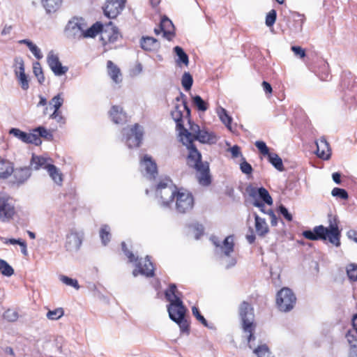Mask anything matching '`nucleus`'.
I'll return each instance as SVG.
<instances>
[{
  "instance_id": "69168bd1",
  "label": "nucleus",
  "mask_w": 357,
  "mask_h": 357,
  "mask_svg": "<svg viewBox=\"0 0 357 357\" xmlns=\"http://www.w3.org/2000/svg\"><path fill=\"white\" fill-rule=\"evenodd\" d=\"M30 51L34 55V56L37 59H41L43 58V54L41 53L40 50L35 45L32 48H31Z\"/></svg>"
},
{
  "instance_id": "4be33fe9",
  "label": "nucleus",
  "mask_w": 357,
  "mask_h": 357,
  "mask_svg": "<svg viewBox=\"0 0 357 357\" xmlns=\"http://www.w3.org/2000/svg\"><path fill=\"white\" fill-rule=\"evenodd\" d=\"M13 163L0 156V179L5 180L11 176Z\"/></svg>"
},
{
  "instance_id": "ea45409f",
  "label": "nucleus",
  "mask_w": 357,
  "mask_h": 357,
  "mask_svg": "<svg viewBox=\"0 0 357 357\" xmlns=\"http://www.w3.org/2000/svg\"><path fill=\"white\" fill-rule=\"evenodd\" d=\"M63 103V98L61 93L55 96L49 102L50 106L52 107L54 109V114L56 115L57 110L60 109Z\"/></svg>"
},
{
  "instance_id": "0eeeda50",
  "label": "nucleus",
  "mask_w": 357,
  "mask_h": 357,
  "mask_svg": "<svg viewBox=\"0 0 357 357\" xmlns=\"http://www.w3.org/2000/svg\"><path fill=\"white\" fill-rule=\"evenodd\" d=\"M296 301V298L294 294L287 287L282 288L277 294L276 303L282 312H289L292 310Z\"/></svg>"
},
{
  "instance_id": "cd10ccee",
  "label": "nucleus",
  "mask_w": 357,
  "mask_h": 357,
  "mask_svg": "<svg viewBox=\"0 0 357 357\" xmlns=\"http://www.w3.org/2000/svg\"><path fill=\"white\" fill-rule=\"evenodd\" d=\"M47 167V172L54 182L59 185H61L63 182V174L59 169L54 165H48Z\"/></svg>"
},
{
  "instance_id": "a211bd4d",
  "label": "nucleus",
  "mask_w": 357,
  "mask_h": 357,
  "mask_svg": "<svg viewBox=\"0 0 357 357\" xmlns=\"http://www.w3.org/2000/svg\"><path fill=\"white\" fill-rule=\"evenodd\" d=\"M82 243V236L77 232H70L66 236L65 247L67 250L77 251Z\"/></svg>"
},
{
  "instance_id": "4468645a",
  "label": "nucleus",
  "mask_w": 357,
  "mask_h": 357,
  "mask_svg": "<svg viewBox=\"0 0 357 357\" xmlns=\"http://www.w3.org/2000/svg\"><path fill=\"white\" fill-rule=\"evenodd\" d=\"M126 0H107L104 13L109 18H115L123 10Z\"/></svg>"
},
{
  "instance_id": "473e14b6",
  "label": "nucleus",
  "mask_w": 357,
  "mask_h": 357,
  "mask_svg": "<svg viewBox=\"0 0 357 357\" xmlns=\"http://www.w3.org/2000/svg\"><path fill=\"white\" fill-rule=\"evenodd\" d=\"M62 0H42L43 5L47 13L56 12L61 6Z\"/></svg>"
},
{
  "instance_id": "c756f323",
  "label": "nucleus",
  "mask_w": 357,
  "mask_h": 357,
  "mask_svg": "<svg viewBox=\"0 0 357 357\" xmlns=\"http://www.w3.org/2000/svg\"><path fill=\"white\" fill-rule=\"evenodd\" d=\"M166 299L169 303H173L176 299H181L180 296L181 294L177 290L175 284H171L169 288L165 292Z\"/></svg>"
},
{
  "instance_id": "603ef678",
  "label": "nucleus",
  "mask_w": 357,
  "mask_h": 357,
  "mask_svg": "<svg viewBox=\"0 0 357 357\" xmlns=\"http://www.w3.org/2000/svg\"><path fill=\"white\" fill-rule=\"evenodd\" d=\"M60 280L62 282L66 284V285L73 287L75 288L76 289H78L79 288V285L78 284V282L77 280L72 279L70 278H68V276L61 275L60 278Z\"/></svg>"
},
{
  "instance_id": "e433bc0d",
  "label": "nucleus",
  "mask_w": 357,
  "mask_h": 357,
  "mask_svg": "<svg viewBox=\"0 0 357 357\" xmlns=\"http://www.w3.org/2000/svg\"><path fill=\"white\" fill-rule=\"evenodd\" d=\"M218 115L221 120V121L226 126V127L231 130V123L232 119L231 117L227 114V112L225 109L220 107L218 109Z\"/></svg>"
},
{
  "instance_id": "dca6fc26",
  "label": "nucleus",
  "mask_w": 357,
  "mask_h": 357,
  "mask_svg": "<svg viewBox=\"0 0 357 357\" xmlns=\"http://www.w3.org/2000/svg\"><path fill=\"white\" fill-rule=\"evenodd\" d=\"M9 132L25 143L33 144L38 146L42 142L39 137L35 133H26L18 128H12Z\"/></svg>"
},
{
  "instance_id": "6e6d98bb",
  "label": "nucleus",
  "mask_w": 357,
  "mask_h": 357,
  "mask_svg": "<svg viewBox=\"0 0 357 357\" xmlns=\"http://www.w3.org/2000/svg\"><path fill=\"white\" fill-rule=\"evenodd\" d=\"M192 314L196 317V319L200 321L204 326L208 327V322L206 319L202 316L199 310V309L193 306L192 308Z\"/></svg>"
},
{
  "instance_id": "c85d7f7f",
  "label": "nucleus",
  "mask_w": 357,
  "mask_h": 357,
  "mask_svg": "<svg viewBox=\"0 0 357 357\" xmlns=\"http://www.w3.org/2000/svg\"><path fill=\"white\" fill-rule=\"evenodd\" d=\"M107 66L108 68V73L112 79L116 83L121 82L120 69L112 61H108Z\"/></svg>"
},
{
  "instance_id": "052dcab7",
  "label": "nucleus",
  "mask_w": 357,
  "mask_h": 357,
  "mask_svg": "<svg viewBox=\"0 0 357 357\" xmlns=\"http://www.w3.org/2000/svg\"><path fill=\"white\" fill-rule=\"evenodd\" d=\"M278 210L281 215H283V217L287 220V221H291L293 218L291 213H289L287 208L283 206L280 205L278 208Z\"/></svg>"
},
{
  "instance_id": "2f4dec72",
  "label": "nucleus",
  "mask_w": 357,
  "mask_h": 357,
  "mask_svg": "<svg viewBox=\"0 0 357 357\" xmlns=\"http://www.w3.org/2000/svg\"><path fill=\"white\" fill-rule=\"evenodd\" d=\"M174 52L178 56V59L176 60L177 65L181 66V64L183 63L185 66H188L189 63V58L188 54L183 50V48L179 46H176L174 48Z\"/></svg>"
},
{
  "instance_id": "c9c22d12",
  "label": "nucleus",
  "mask_w": 357,
  "mask_h": 357,
  "mask_svg": "<svg viewBox=\"0 0 357 357\" xmlns=\"http://www.w3.org/2000/svg\"><path fill=\"white\" fill-rule=\"evenodd\" d=\"M234 239L232 236H229L225 238L223 241V245H220L222 252L225 255L229 256L230 254L234 251Z\"/></svg>"
},
{
  "instance_id": "58836bf2",
  "label": "nucleus",
  "mask_w": 357,
  "mask_h": 357,
  "mask_svg": "<svg viewBox=\"0 0 357 357\" xmlns=\"http://www.w3.org/2000/svg\"><path fill=\"white\" fill-rule=\"evenodd\" d=\"M109 227L107 225H102L100 230V237L104 245H106L111 238Z\"/></svg>"
},
{
  "instance_id": "5701e85b",
  "label": "nucleus",
  "mask_w": 357,
  "mask_h": 357,
  "mask_svg": "<svg viewBox=\"0 0 357 357\" xmlns=\"http://www.w3.org/2000/svg\"><path fill=\"white\" fill-rule=\"evenodd\" d=\"M250 195L253 197L258 196L264 203L267 204L268 205L273 204V199L269 192L266 188L263 187L259 188H252L250 192Z\"/></svg>"
},
{
  "instance_id": "ddd939ff",
  "label": "nucleus",
  "mask_w": 357,
  "mask_h": 357,
  "mask_svg": "<svg viewBox=\"0 0 357 357\" xmlns=\"http://www.w3.org/2000/svg\"><path fill=\"white\" fill-rule=\"evenodd\" d=\"M142 172L149 179H153L158 175L157 165L152 158L145 155L140 161Z\"/></svg>"
},
{
  "instance_id": "9d476101",
  "label": "nucleus",
  "mask_w": 357,
  "mask_h": 357,
  "mask_svg": "<svg viewBox=\"0 0 357 357\" xmlns=\"http://www.w3.org/2000/svg\"><path fill=\"white\" fill-rule=\"evenodd\" d=\"M15 213V208L12 199L6 196H0V221L9 222Z\"/></svg>"
},
{
  "instance_id": "6e6552de",
  "label": "nucleus",
  "mask_w": 357,
  "mask_h": 357,
  "mask_svg": "<svg viewBox=\"0 0 357 357\" xmlns=\"http://www.w3.org/2000/svg\"><path fill=\"white\" fill-rule=\"evenodd\" d=\"M123 135L126 136V143L128 148L139 146L143 137V129L137 123L132 128L123 130Z\"/></svg>"
},
{
  "instance_id": "7ed1b4c3",
  "label": "nucleus",
  "mask_w": 357,
  "mask_h": 357,
  "mask_svg": "<svg viewBox=\"0 0 357 357\" xmlns=\"http://www.w3.org/2000/svg\"><path fill=\"white\" fill-rule=\"evenodd\" d=\"M303 236L311 241L322 240L328 241L336 247L340 245L341 231L339 229L336 220L330 221L329 226L326 227L323 225L316 226L313 231L305 230L303 232Z\"/></svg>"
},
{
  "instance_id": "6ab92c4d",
  "label": "nucleus",
  "mask_w": 357,
  "mask_h": 357,
  "mask_svg": "<svg viewBox=\"0 0 357 357\" xmlns=\"http://www.w3.org/2000/svg\"><path fill=\"white\" fill-rule=\"evenodd\" d=\"M316 154L323 160H328L331 155L329 144L324 137H321L316 142Z\"/></svg>"
},
{
  "instance_id": "8fccbe9b",
  "label": "nucleus",
  "mask_w": 357,
  "mask_h": 357,
  "mask_svg": "<svg viewBox=\"0 0 357 357\" xmlns=\"http://www.w3.org/2000/svg\"><path fill=\"white\" fill-rule=\"evenodd\" d=\"M331 194L333 197H340L342 199H347L349 197L347 192L342 188H334Z\"/></svg>"
},
{
  "instance_id": "3c124183",
  "label": "nucleus",
  "mask_w": 357,
  "mask_h": 357,
  "mask_svg": "<svg viewBox=\"0 0 357 357\" xmlns=\"http://www.w3.org/2000/svg\"><path fill=\"white\" fill-rule=\"evenodd\" d=\"M241 171L245 174H251L252 172V167L250 163H248L244 157H242V162L240 164Z\"/></svg>"
},
{
  "instance_id": "7c9ffc66",
  "label": "nucleus",
  "mask_w": 357,
  "mask_h": 357,
  "mask_svg": "<svg viewBox=\"0 0 357 357\" xmlns=\"http://www.w3.org/2000/svg\"><path fill=\"white\" fill-rule=\"evenodd\" d=\"M164 197H166L167 199L162 200V206H169L170 204L172 203L174 197L176 196L178 191H176V188H173L172 186L169 188H165L164 190H162Z\"/></svg>"
},
{
  "instance_id": "a878e982",
  "label": "nucleus",
  "mask_w": 357,
  "mask_h": 357,
  "mask_svg": "<svg viewBox=\"0 0 357 357\" xmlns=\"http://www.w3.org/2000/svg\"><path fill=\"white\" fill-rule=\"evenodd\" d=\"M195 140H197L201 143H215L216 137L213 132H209L206 130H201L199 134L195 136Z\"/></svg>"
},
{
  "instance_id": "bb28decb",
  "label": "nucleus",
  "mask_w": 357,
  "mask_h": 357,
  "mask_svg": "<svg viewBox=\"0 0 357 357\" xmlns=\"http://www.w3.org/2000/svg\"><path fill=\"white\" fill-rule=\"evenodd\" d=\"M255 229L257 234L264 236L268 232V227L264 219L261 218L258 215H255Z\"/></svg>"
},
{
  "instance_id": "09e8293b",
  "label": "nucleus",
  "mask_w": 357,
  "mask_h": 357,
  "mask_svg": "<svg viewBox=\"0 0 357 357\" xmlns=\"http://www.w3.org/2000/svg\"><path fill=\"white\" fill-rule=\"evenodd\" d=\"M277 13L274 9L271 10L266 17V24L267 26H272L276 20Z\"/></svg>"
},
{
  "instance_id": "f8f14e48",
  "label": "nucleus",
  "mask_w": 357,
  "mask_h": 357,
  "mask_svg": "<svg viewBox=\"0 0 357 357\" xmlns=\"http://www.w3.org/2000/svg\"><path fill=\"white\" fill-rule=\"evenodd\" d=\"M31 174V169L28 167H17L15 169L13 167L10 183L18 187L24 183L30 177Z\"/></svg>"
},
{
  "instance_id": "a19ab883",
  "label": "nucleus",
  "mask_w": 357,
  "mask_h": 357,
  "mask_svg": "<svg viewBox=\"0 0 357 357\" xmlns=\"http://www.w3.org/2000/svg\"><path fill=\"white\" fill-rule=\"evenodd\" d=\"M33 71L40 84H43L45 82V76L39 62H35L33 63Z\"/></svg>"
},
{
  "instance_id": "f704fd0d",
  "label": "nucleus",
  "mask_w": 357,
  "mask_h": 357,
  "mask_svg": "<svg viewBox=\"0 0 357 357\" xmlns=\"http://www.w3.org/2000/svg\"><path fill=\"white\" fill-rule=\"evenodd\" d=\"M320 63V68L315 71V73L321 80L325 81L330 77L328 65L324 61H321Z\"/></svg>"
},
{
  "instance_id": "680f3d73",
  "label": "nucleus",
  "mask_w": 357,
  "mask_h": 357,
  "mask_svg": "<svg viewBox=\"0 0 357 357\" xmlns=\"http://www.w3.org/2000/svg\"><path fill=\"white\" fill-rule=\"evenodd\" d=\"M291 50L294 53V54L299 58L302 59L305 56V51L300 46H292Z\"/></svg>"
},
{
  "instance_id": "4c0bfd02",
  "label": "nucleus",
  "mask_w": 357,
  "mask_h": 357,
  "mask_svg": "<svg viewBox=\"0 0 357 357\" xmlns=\"http://www.w3.org/2000/svg\"><path fill=\"white\" fill-rule=\"evenodd\" d=\"M0 272L6 277H10L14 274V269L9 264L0 258Z\"/></svg>"
},
{
  "instance_id": "c03bdc74",
  "label": "nucleus",
  "mask_w": 357,
  "mask_h": 357,
  "mask_svg": "<svg viewBox=\"0 0 357 357\" xmlns=\"http://www.w3.org/2000/svg\"><path fill=\"white\" fill-rule=\"evenodd\" d=\"M64 314L63 308L59 307L53 310H49L46 314L47 319L50 320H58Z\"/></svg>"
},
{
  "instance_id": "f257e3e1",
  "label": "nucleus",
  "mask_w": 357,
  "mask_h": 357,
  "mask_svg": "<svg viewBox=\"0 0 357 357\" xmlns=\"http://www.w3.org/2000/svg\"><path fill=\"white\" fill-rule=\"evenodd\" d=\"M176 104L172 111L171 115L176 123V129L179 132L180 140L189 150L187 159L188 165L195 169L199 183L208 186L211 183L208 162L202 161V155L193 144L195 136L200 132V127L190 120V109L188 106L186 96L180 92L176 98Z\"/></svg>"
},
{
  "instance_id": "338daca9",
  "label": "nucleus",
  "mask_w": 357,
  "mask_h": 357,
  "mask_svg": "<svg viewBox=\"0 0 357 357\" xmlns=\"http://www.w3.org/2000/svg\"><path fill=\"white\" fill-rule=\"evenodd\" d=\"M249 232L250 234H247L246 235V239L250 244H252L255 242L256 238L254 234V231L251 227L249 228Z\"/></svg>"
},
{
  "instance_id": "1a4fd4ad",
  "label": "nucleus",
  "mask_w": 357,
  "mask_h": 357,
  "mask_svg": "<svg viewBox=\"0 0 357 357\" xmlns=\"http://www.w3.org/2000/svg\"><path fill=\"white\" fill-rule=\"evenodd\" d=\"M99 33H100V40L105 47L109 44H114L121 38L118 28L113 26L112 22H109L105 27L102 25Z\"/></svg>"
},
{
  "instance_id": "a18cd8bd",
  "label": "nucleus",
  "mask_w": 357,
  "mask_h": 357,
  "mask_svg": "<svg viewBox=\"0 0 357 357\" xmlns=\"http://www.w3.org/2000/svg\"><path fill=\"white\" fill-rule=\"evenodd\" d=\"M15 75L18 76L19 75L25 74L24 61L22 58L17 57L15 59Z\"/></svg>"
},
{
  "instance_id": "72a5a7b5",
  "label": "nucleus",
  "mask_w": 357,
  "mask_h": 357,
  "mask_svg": "<svg viewBox=\"0 0 357 357\" xmlns=\"http://www.w3.org/2000/svg\"><path fill=\"white\" fill-rule=\"evenodd\" d=\"M268 162L278 171L284 170L283 162L281 158L275 153H270L268 155Z\"/></svg>"
},
{
  "instance_id": "49530a36",
  "label": "nucleus",
  "mask_w": 357,
  "mask_h": 357,
  "mask_svg": "<svg viewBox=\"0 0 357 357\" xmlns=\"http://www.w3.org/2000/svg\"><path fill=\"white\" fill-rule=\"evenodd\" d=\"M347 274L350 280L357 281V264H349L347 267Z\"/></svg>"
},
{
  "instance_id": "0e129e2a",
  "label": "nucleus",
  "mask_w": 357,
  "mask_h": 357,
  "mask_svg": "<svg viewBox=\"0 0 357 357\" xmlns=\"http://www.w3.org/2000/svg\"><path fill=\"white\" fill-rule=\"evenodd\" d=\"M56 114H54V112L50 115V118L55 119L59 123H64L65 119L61 114V112L59 109L57 110Z\"/></svg>"
},
{
  "instance_id": "e2e57ef3",
  "label": "nucleus",
  "mask_w": 357,
  "mask_h": 357,
  "mask_svg": "<svg viewBox=\"0 0 357 357\" xmlns=\"http://www.w3.org/2000/svg\"><path fill=\"white\" fill-rule=\"evenodd\" d=\"M229 151L231 152L232 158H236L239 156L243 157L241 148L238 145H234L232 147H231Z\"/></svg>"
},
{
  "instance_id": "f03ea898",
  "label": "nucleus",
  "mask_w": 357,
  "mask_h": 357,
  "mask_svg": "<svg viewBox=\"0 0 357 357\" xmlns=\"http://www.w3.org/2000/svg\"><path fill=\"white\" fill-rule=\"evenodd\" d=\"M102 24L99 22L93 24L90 28L82 17H73L67 23L64 33L71 40H79L82 38H95L100 32Z\"/></svg>"
},
{
  "instance_id": "412c9836",
  "label": "nucleus",
  "mask_w": 357,
  "mask_h": 357,
  "mask_svg": "<svg viewBox=\"0 0 357 357\" xmlns=\"http://www.w3.org/2000/svg\"><path fill=\"white\" fill-rule=\"evenodd\" d=\"M136 266L139 267L140 274L149 278L154 275V266L149 256L145 257L144 264H142L141 261H137Z\"/></svg>"
},
{
  "instance_id": "13d9d810",
  "label": "nucleus",
  "mask_w": 357,
  "mask_h": 357,
  "mask_svg": "<svg viewBox=\"0 0 357 357\" xmlns=\"http://www.w3.org/2000/svg\"><path fill=\"white\" fill-rule=\"evenodd\" d=\"M34 132L38 133L36 135L38 137H42L46 139H49L52 137V135L44 127H38L34 130ZM39 138L40 139V137Z\"/></svg>"
},
{
  "instance_id": "774afa93",
  "label": "nucleus",
  "mask_w": 357,
  "mask_h": 357,
  "mask_svg": "<svg viewBox=\"0 0 357 357\" xmlns=\"http://www.w3.org/2000/svg\"><path fill=\"white\" fill-rule=\"evenodd\" d=\"M347 236L349 238L357 243V231L353 229L349 230L347 232Z\"/></svg>"
},
{
  "instance_id": "864d4df0",
  "label": "nucleus",
  "mask_w": 357,
  "mask_h": 357,
  "mask_svg": "<svg viewBox=\"0 0 357 357\" xmlns=\"http://www.w3.org/2000/svg\"><path fill=\"white\" fill-rule=\"evenodd\" d=\"M255 145L258 149L259 152L264 155H268L271 153L269 151L268 147L263 141H256Z\"/></svg>"
},
{
  "instance_id": "2eb2a0df",
  "label": "nucleus",
  "mask_w": 357,
  "mask_h": 357,
  "mask_svg": "<svg viewBox=\"0 0 357 357\" xmlns=\"http://www.w3.org/2000/svg\"><path fill=\"white\" fill-rule=\"evenodd\" d=\"M47 61L50 69L56 76L63 75L68 70V68L67 66H63L58 56L54 54L52 52L48 54Z\"/></svg>"
},
{
  "instance_id": "f3484780",
  "label": "nucleus",
  "mask_w": 357,
  "mask_h": 357,
  "mask_svg": "<svg viewBox=\"0 0 357 357\" xmlns=\"http://www.w3.org/2000/svg\"><path fill=\"white\" fill-rule=\"evenodd\" d=\"M174 26L172 22L167 17L162 18L159 29H155V34L158 35L160 32L163 33V37L170 40L174 36Z\"/></svg>"
},
{
  "instance_id": "de8ad7c7",
  "label": "nucleus",
  "mask_w": 357,
  "mask_h": 357,
  "mask_svg": "<svg viewBox=\"0 0 357 357\" xmlns=\"http://www.w3.org/2000/svg\"><path fill=\"white\" fill-rule=\"evenodd\" d=\"M170 181L166 179L165 181H161L157 185V194L160 196L161 199L166 200L167 199L166 197H164L162 190L165 189V188H169L170 186L168 185V183Z\"/></svg>"
},
{
  "instance_id": "423d86ee",
  "label": "nucleus",
  "mask_w": 357,
  "mask_h": 357,
  "mask_svg": "<svg viewBox=\"0 0 357 357\" xmlns=\"http://www.w3.org/2000/svg\"><path fill=\"white\" fill-rule=\"evenodd\" d=\"M342 99L351 106L357 105V77L345 75L342 81Z\"/></svg>"
},
{
  "instance_id": "393cba45",
  "label": "nucleus",
  "mask_w": 357,
  "mask_h": 357,
  "mask_svg": "<svg viewBox=\"0 0 357 357\" xmlns=\"http://www.w3.org/2000/svg\"><path fill=\"white\" fill-rule=\"evenodd\" d=\"M141 47L149 52L156 50L159 47L158 41L153 37H143L140 42Z\"/></svg>"
},
{
  "instance_id": "bf43d9fd",
  "label": "nucleus",
  "mask_w": 357,
  "mask_h": 357,
  "mask_svg": "<svg viewBox=\"0 0 357 357\" xmlns=\"http://www.w3.org/2000/svg\"><path fill=\"white\" fill-rule=\"evenodd\" d=\"M3 317L9 321H14L17 319L18 315L15 311L8 310L5 312Z\"/></svg>"
},
{
  "instance_id": "39448f33",
  "label": "nucleus",
  "mask_w": 357,
  "mask_h": 357,
  "mask_svg": "<svg viewBox=\"0 0 357 357\" xmlns=\"http://www.w3.org/2000/svg\"><path fill=\"white\" fill-rule=\"evenodd\" d=\"M167 311L169 318L178 324L181 331H189V324L185 319L186 308L183 304L181 299H176L167 305Z\"/></svg>"
},
{
  "instance_id": "b1692460",
  "label": "nucleus",
  "mask_w": 357,
  "mask_h": 357,
  "mask_svg": "<svg viewBox=\"0 0 357 357\" xmlns=\"http://www.w3.org/2000/svg\"><path fill=\"white\" fill-rule=\"evenodd\" d=\"M109 115L112 121L116 124L123 123L126 121V113L119 106H113L109 112Z\"/></svg>"
},
{
  "instance_id": "aec40b11",
  "label": "nucleus",
  "mask_w": 357,
  "mask_h": 357,
  "mask_svg": "<svg viewBox=\"0 0 357 357\" xmlns=\"http://www.w3.org/2000/svg\"><path fill=\"white\" fill-rule=\"evenodd\" d=\"M52 160L50 158H45L43 156L32 155L30 162V166L35 170H38L40 168L47 170L48 165H52L51 163Z\"/></svg>"
},
{
  "instance_id": "9b49d317",
  "label": "nucleus",
  "mask_w": 357,
  "mask_h": 357,
  "mask_svg": "<svg viewBox=\"0 0 357 357\" xmlns=\"http://www.w3.org/2000/svg\"><path fill=\"white\" fill-rule=\"evenodd\" d=\"M176 200V209L178 213H185L192 210L194 199L191 193L178 191Z\"/></svg>"
},
{
  "instance_id": "37998d69",
  "label": "nucleus",
  "mask_w": 357,
  "mask_h": 357,
  "mask_svg": "<svg viewBox=\"0 0 357 357\" xmlns=\"http://www.w3.org/2000/svg\"><path fill=\"white\" fill-rule=\"evenodd\" d=\"M182 86L185 91H189L192 85L193 79L192 75L189 73H184L181 79Z\"/></svg>"
},
{
  "instance_id": "4d7b16f0",
  "label": "nucleus",
  "mask_w": 357,
  "mask_h": 357,
  "mask_svg": "<svg viewBox=\"0 0 357 357\" xmlns=\"http://www.w3.org/2000/svg\"><path fill=\"white\" fill-rule=\"evenodd\" d=\"M16 77L17 78V79L20 82L21 88L23 90L26 91L29 87V80H28L26 75V74L19 75L18 76H16Z\"/></svg>"
},
{
  "instance_id": "20e7f679",
  "label": "nucleus",
  "mask_w": 357,
  "mask_h": 357,
  "mask_svg": "<svg viewBox=\"0 0 357 357\" xmlns=\"http://www.w3.org/2000/svg\"><path fill=\"white\" fill-rule=\"evenodd\" d=\"M239 317L241 321L242 328L244 333H248V342L249 347H253L252 340L255 339L253 331L255 328L254 324L255 314L254 309L250 303L243 301L238 308Z\"/></svg>"
},
{
  "instance_id": "79ce46f5",
  "label": "nucleus",
  "mask_w": 357,
  "mask_h": 357,
  "mask_svg": "<svg viewBox=\"0 0 357 357\" xmlns=\"http://www.w3.org/2000/svg\"><path fill=\"white\" fill-rule=\"evenodd\" d=\"M192 102L194 105L199 110L204 112L208 109V104L205 102L201 96H195L192 98Z\"/></svg>"
},
{
  "instance_id": "5fc2aeb1",
  "label": "nucleus",
  "mask_w": 357,
  "mask_h": 357,
  "mask_svg": "<svg viewBox=\"0 0 357 357\" xmlns=\"http://www.w3.org/2000/svg\"><path fill=\"white\" fill-rule=\"evenodd\" d=\"M121 248L123 253L128 257L130 262H137V257H135L134 254L127 248L125 242L121 243Z\"/></svg>"
}]
</instances>
